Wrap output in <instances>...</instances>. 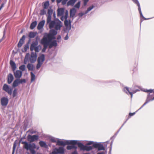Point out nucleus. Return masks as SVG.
Segmentation results:
<instances>
[{
    "instance_id": "nucleus-1",
    "label": "nucleus",
    "mask_w": 154,
    "mask_h": 154,
    "mask_svg": "<svg viewBox=\"0 0 154 154\" xmlns=\"http://www.w3.org/2000/svg\"><path fill=\"white\" fill-rule=\"evenodd\" d=\"M50 29L54 28L56 30H60L62 26V22L58 19H56L54 20L51 21L48 23Z\"/></svg>"
},
{
    "instance_id": "nucleus-2",
    "label": "nucleus",
    "mask_w": 154,
    "mask_h": 154,
    "mask_svg": "<svg viewBox=\"0 0 154 154\" xmlns=\"http://www.w3.org/2000/svg\"><path fill=\"white\" fill-rule=\"evenodd\" d=\"M22 144H24L23 148L27 150H29L30 152L32 154H35V151L34 149L36 148V145L35 143H28L26 141H22L21 142Z\"/></svg>"
},
{
    "instance_id": "nucleus-3",
    "label": "nucleus",
    "mask_w": 154,
    "mask_h": 154,
    "mask_svg": "<svg viewBox=\"0 0 154 154\" xmlns=\"http://www.w3.org/2000/svg\"><path fill=\"white\" fill-rule=\"evenodd\" d=\"M57 34V32L55 30L52 29L50 30V33L46 34L43 37H46L48 39V40L50 42L53 39L55 38L54 36L56 35Z\"/></svg>"
},
{
    "instance_id": "nucleus-4",
    "label": "nucleus",
    "mask_w": 154,
    "mask_h": 154,
    "mask_svg": "<svg viewBox=\"0 0 154 154\" xmlns=\"http://www.w3.org/2000/svg\"><path fill=\"white\" fill-rule=\"evenodd\" d=\"M77 143V140H66L64 142L62 141L58 140L57 142V144L59 146H64L66 145L76 144Z\"/></svg>"
},
{
    "instance_id": "nucleus-5",
    "label": "nucleus",
    "mask_w": 154,
    "mask_h": 154,
    "mask_svg": "<svg viewBox=\"0 0 154 154\" xmlns=\"http://www.w3.org/2000/svg\"><path fill=\"white\" fill-rule=\"evenodd\" d=\"M76 144L78 145V147L80 148L81 150L89 151L92 150L93 147V146H85L81 143H78L77 142Z\"/></svg>"
},
{
    "instance_id": "nucleus-6",
    "label": "nucleus",
    "mask_w": 154,
    "mask_h": 154,
    "mask_svg": "<svg viewBox=\"0 0 154 154\" xmlns=\"http://www.w3.org/2000/svg\"><path fill=\"white\" fill-rule=\"evenodd\" d=\"M41 44L43 45V48L42 50V52H45L46 49L47 47L48 46L49 43L50 42L48 40V39L46 37H43V38L41 40Z\"/></svg>"
},
{
    "instance_id": "nucleus-7",
    "label": "nucleus",
    "mask_w": 154,
    "mask_h": 154,
    "mask_svg": "<svg viewBox=\"0 0 154 154\" xmlns=\"http://www.w3.org/2000/svg\"><path fill=\"white\" fill-rule=\"evenodd\" d=\"M45 55L43 54H42L38 58L37 60L38 63L36 66L37 69L39 68L43 64V62L45 60Z\"/></svg>"
},
{
    "instance_id": "nucleus-8",
    "label": "nucleus",
    "mask_w": 154,
    "mask_h": 154,
    "mask_svg": "<svg viewBox=\"0 0 154 154\" xmlns=\"http://www.w3.org/2000/svg\"><path fill=\"white\" fill-rule=\"evenodd\" d=\"M38 139V136L34 135H28L27 136V139L30 142H32L37 141Z\"/></svg>"
},
{
    "instance_id": "nucleus-9",
    "label": "nucleus",
    "mask_w": 154,
    "mask_h": 154,
    "mask_svg": "<svg viewBox=\"0 0 154 154\" xmlns=\"http://www.w3.org/2000/svg\"><path fill=\"white\" fill-rule=\"evenodd\" d=\"M93 147L97 148L98 150H104L105 148L103 145L100 143H94L93 145Z\"/></svg>"
},
{
    "instance_id": "nucleus-10",
    "label": "nucleus",
    "mask_w": 154,
    "mask_h": 154,
    "mask_svg": "<svg viewBox=\"0 0 154 154\" xmlns=\"http://www.w3.org/2000/svg\"><path fill=\"white\" fill-rule=\"evenodd\" d=\"M3 89L4 91L8 93L9 94L11 95L12 94V89L10 88L7 85L4 84L3 86Z\"/></svg>"
},
{
    "instance_id": "nucleus-11",
    "label": "nucleus",
    "mask_w": 154,
    "mask_h": 154,
    "mask_svg": "<svg viewBox=\"0 0 154 154\" xmlns=\"http://www.w3.org/2000/svg\"><path fill=\"white\" fill-rule=\"evenodd\" d=\"M37 54L36 53L32 52L29 57V60L31 63H34L36 60Z\"/></svg>"
},
{
    "instance_id": "nucleus-12",
    "label": "nucleus",
    "mask_w": 154,
    "mask_h": 154,
    "mask_svg": "<svg viewBox=\"0 0 154 154\" xmlns=\"http://www.w3.org/2000/svg\"><path fill=\"white\" fill-rule=\"evenodd\" d=\"M52 14V11L48 9V15L47 18V23H49L51 20V15Z\"/></svg>"
},
{
    "instance_id": "nucleus-13",
    "label": "nucleus",
    "mask_w": 154,
    "mask_h": 154,
    "mask_svg": "<svg viewBox=\"0 0 154 154\" xmlns=\"http://www.w3.org/2000/svg\"><path fill=\"white\" fill-rule=\"evenodd\" d=\"M1 104L3 106H6L8 103V98L3 97L1 99Z\"/></svg>"
},
{
    "instance_id": "nucleus-14",
    "label": "nucleus",
    "mask_w": 154,
    "mask_h": 154,
    "mask_svg": "<svg viewBox=\"0 0 154 154\" xmlns=\"http://www.w3.org/2000/svg\"><path fill=\"white\" fill-rule=\"evenodd\" d=\"M15 77L16 78H20L22 75V72L19 70H17L14 72Z\"/></svg>"
},
{
    "instance_id": "nucleus-15",
    "label": "nucleus",
    "mask_w": 154,
    "mask_h": 154,
    "mask_svg": "<svg viewBox=\"0 0 154 154\" xmlns=\"http://www.w3.org/2000/svg\"><path fill=\"white\" fill-rule=\"evenodd\" d=\"M124 90L126 92V93L128 94L129 93L131 96V98H132L133 96V94H134L136 92V91H133L132 92H130L128 88L127 87H125L124 88Z\"/></svg>"
},
{
    "instance_id": "nucleus-16",
    "label": "nucleus",
    "mask_w": 154,
    "mask_h": 154,
    "mask_svg": "<svg viewBox=\"0 0 154 154\" xmlns=\"http://www.w3.org/2000/svg\"><path fill=\"white\" fill-rule=\"evenodd\" d=\"M57 45V41L54 40L49 43L48 46L49 48H51L53 46L56 47Z\"/></svg>"
},
{
    "instance_id": "nucleus-17",
    "label": "nucleus",
    "mask_w": 154,
    "mask_h": 154,
    "mask_svg": "<svg viewBox=\"0 0 154 154\" xmlns=\"http://www.w3.org/2000/svg\"><path fill=\"white\" fill-rule=\"evenodd\" d=\"M55 150L57 151V153L63 154L64 152V148L62 147H60L58 149H55Z\"/></svg>"
},
{
    "instance_id": "nucleus-18",
    "label": "nucleus",
    "mask_w": 154,
    "mask_h": 154,
    "mask_svg": "<svg viewBox=\"0 0 154 154\" xmlns=\"http://www.w3.org/2000/svg\"><path fill=\"white\" fill-rule=\"evenodd\" d=\"M45 20H43L41 21L39 23H38V26H37V29L38 30H40L42 29L45 23Z\"/></svg>"
},
{
    "instance_id": "nucleus-19",
    "label": "nucleus",
    "mask_w": 154,
    "mask_h": 154,
    "mask_svg": "<svg viewBox=\"0 0 154 154\" xmlns=\"http://www.w3.org/2000/svg\"><path fill=\"white\" fill-rule=\"evenodd\" d=\"M64 12L63 8H58L57 10V16L58 17L62 16Z\"/></svg>"
},
{
    "instance_id": "nucleus-20",
    "label": "nucleus",
    "mask_w": 154,
    "mask_h": 154,
    "mask_svg": "<svg viewBox=\"0 0 154 154\" xmlns=\"http://www.w3.org/2000/svg\"><path fill=\"white\" fill-rule=\"evenodd\" d=\"M76 12V10L73 8L71 9L70 11V17H73L75 15V14Z\"/></svg>"
},
{
    "instance_id": "nucleus-21",
    "label": "nucleus",
    "mask_w": 154,
    "mask_h": 154,
    "mask_svg": "<svg viewBox=\"0 0 154 154\" xmlns=\"http://www.w3.org/2000/svg\"><path fill=\"white\" fill-rule=\"evenodd\" d=\"M13 80V77L12 75L10 73L8 76V84H10Z\"/></svg>"
},
{
    "instance_id": "nucleus-22",
    "label": "nucleus",
    "mask_w": 154,
    "mask_h": 154,
    "mask_svg": "<svg viewBox=\"0 0 154 154\" xmlns=\"http://www.w3.org/2000/svg\"><path fill=\"white\" fill-rule=\"evenodd\" d=\"M10 64L13 70H15L16 69V66L15 63L12 60H10Z\"/></svg>"
},
{
    "instance_id": "nucleus-23",
    "label": "nucleus",
    "mask_w": 154,
    "mask_h": 154,
    "mask_svg": "<svg viewBox=\"0 0 154 154\" xmlns=\"http://www.w3.org/2000/svg\"><path fill=\"white\" fill-rule=\"evenodd\" d=\"M39 145L41 147H43L45 148H47L48 147V146L46 143L44 141H41L39 142Z\"/></svg>"
},
{
    "instance_id": "nucleus-24",
    "label": "nucleus",
    "mask_w": 154,
    "mask_h": 154,
    "mask_svg": "<svg viewBox=\"0 0 154 154\" xmlns=\"http://www.w3.org/2000/svg\"><path fill=\"white\" fill-rule=\"evenodd\" d=\"M71 21L70 20L68 21L67 20H65L64 21V24L66 27L69 26L71 28Z\"/></svg>"
},
{
    "instance_id": "nucleus-25",
    "label": "nucleus",
    "mask_w": 154,
    "mask_h": 154,
    "mask_svg": "<svg viewBox=\"0 0 154 154\" xmlns=\"http://www.w3.org/2000/svg\"><path fill=\"white\" fill-rule=\"evenodd\" d=\"M49 5V2L47 1L43 3V8L45 9H47Z\"/></svg>"
},
{
    "instance_id": "nucleus-26",
    "label": "nucleus",
    "mask_w": 154,
    "mask_h": 154,
    "mask_svg": "<svg viewBox=\"0 0 154 154\" xmlns=\"http://www.w3.org/2000/svg\"><path fill=\"white\" fill-rule=\"evenodd\" d=\"M37 24V22L36 21L33 22L31 24L30 28L31 29H33Z\"/></svg>"
},
{
    "instance_id": "nucleus-27",
    "label": "nucleus",
    "mask_w": 154,
    "mask_h": 154,
    "mask_svg": "<svg viewBox=\"0 0 154 154\" xmlns=\"http://www.w3.org/2000/svg\"><path fill=\"white\" fill-rule=\"evenodd\" d=\"M72 145H70V146H68L66 147V149L68 150H70L72 149H76L77 148V147L75 146L74 145L75 144H72Z\"/></svg>"
},
{
    "instance_id": "nucleus-28",
    "label": "nucleus",
    "mask_w": 154,
    "mask_h": 154,
    "mask_svg": "<svg viewBox=\"0 0 154 154\" xmlns=\"http://www.w3.org/2000/svg\"><path fill=\"white\" fill-rule=\"evenodd\" d=\"M37 45L35 42H34L32 43L30 46V49L31 51H32L34 49H35L36 45Z\"/></svg>"
},
{
    "instance_id": "nucleus-29",
    "label": "nucleus",
    "mask_w": 154,
    "mask_h": 154,
    "mask_svg": "<svg viewBox=\"0 0 154 154\" xmlns=\"http://www.w3.org/2000/svg\"><path fill=\"white\" fill-rule=\"evenodd\" d=\"M19 84V79H17L15 80L13 82L12 86L13 87H16Z\"/></svg>"
},
{
    "instance_id": "nucleus-30",
    "label": "nucleus",
    "mask_w": 154,
    "mask_h": 154,
    "mask_svg": "<svg viewBox=\"0 0 154 154\" xmlns=\"http://www.w3.org/2000/svg\"><path fill=\"white\" fill-rule=\"evenodd\" d=\"M137 5L138 6V11H139V12L140 16L141 17H143V18H144V17L143 16V14H142V12H141V8H140V4H139V2H137Z\"/></svg>"
},
{
    "instance_id": "nucleus-31",
    "label": "nucleus",
    "mask_w": 154,
    "mask_h": 154,
    "mask_svg": "<svg viewBox=\"0 0 154 154\" xmlns=\"http://www.w3.org/2000/svg\"><path fill=\"white\" fill-rule=\"evenodd\" d=\"M36 35V33L34 32H30L29 34V37L30 38H34Z\"/></svg>"
},
{
    "instance_id": "nucleus-32",
    "label": "nucleus",
    "mask_w": 154,
    "mask_h": 154,
    "mask_svg": "<svg viewBox=\"0 0 154 154\" xmlns=\"http://www.w3.org/2000/svg\"><path fill=\"white\" fill-rule=\"evenodd\" d=\"M27 66L29 70H33V65L30 63H28Z\"/></svg>"
},
{
    "instance_id": "nucleus-33",
    "label": "nucleus",
    "mask_w": 154,
    "mask_h": 154,
    "mask_svg": "<svg viewBox=\"0 0 154 154\" xmlns=\"http://www.w3.org/2000/svg\"><path fill=\"white\" fill-rule=\"evenodd\" d=\"M31 75V82L34 81L35 79V75L32 72H30Z\"/></svg>"
},
{
    "instance_id": "nucleus-34",
    "label": "nucleus",
    "mask_w": 154,
    "mask_h": 154,
    "mask_svg": "<svg viewBox=\"0 0 154 154\" xmlns=\"http://www.w3.org/2000/svg\"><path fill=\"white\" fill-rule=\"evenodd\" d=\"M29 48V46L28 44H26L25 45L24 48V50H22V51L23 52H26L27 50Z\"/></svg>"
},
{
    "instance_id": "nucleus-35",
    "label": "nucleus",
    "mask_w": 154,
    "mask_h": 154,
    "mask_svg": "<svg viewBox=\"0 0 154 154\" xmlns=\"http://www.w3.org/2000/svg\"><path fill=\"white\" fill-rule=\"evenodd\" d=\"M81 4V2L79 1L74 6L75 8H79L80 7Z\"/></svg>"
},
{
    "instance_id": "nucleus-36",
    "label": "nucleus",
    "mask_w": 154,
    "mask_h": 154,
    "mask_svg": "<svg viewBox=\"0 0 154 154\" xmlns=\"http://www.w3.org/2000/svg\"><path fill=\"white\" fill-rule=\"evenodd\" d=\"M25 66L24 65H23L19 67V69L22 71H24L25 70Z\"/></svg>"
},
{
    "instance_id": "nucleus-37",
    "label": "nucleus",
    "mask_w": 154,
    "mask_h": 154,
    "mask_svg": "<svg viewBox=\"0 0 154 154\" xmlns=\"http://www.w3.org/2000/svg\"><path fill=\"white\" fill-rule=\"evenodd\" d=\"M24 42H22L21 40H20L18 42V44L17 46L18 48H20L21 47L23 44Z\"/></svg>"
},
{
    "instance_id": "nucleus-38",
    "label": "nucleus",
    "mask_w": 154,
    "mask_h": 154,
    "mask_svg": "<svg viewBox=\"0 0 154 154\" xmlns=\"http://www.w3.org/2000/svg\"><path fill=\"white\" fill-rule=\"evenodd\" d=\"M17 91L16 89H15L13 92V97H15L17 95Z\"/></svg>"
},
{
    "instance_id": "nucleus-39",
    "label": "nucleus",
    "mask_w": 154,
    "mask_h": 154,
    "mask_svg": "<svg viewBox=\"0 0 154 154\" xmlns=\"http://www.w3.org/2000/svg\"><path fill=\"white\" fill-rule=\"evenodd\" d=\"M46 13V11L44 9H42L40 11V15H44Z\"/></svg>"
},
{
    "instance_id": "nucleus-40",
    "label": "nucleus",
    "mask_w": 154,
    "mask_h": 154,
    "mask_svg": "<svg viewBox=\"0 0 154 154\" xmlns=\"http://www.w3.org/2000/svg\"><path fill=\"white\" fill-rule=\"evenodd\" d=\"M19 81L20 84H22L23 83H25L26 81L25 79H19Z\"/></svg>"
},
{
    "instance_id": "nucleus-41",
    "label": "nucleus",
    "mask_w": 154,
    "mask_h": 154,
    "mask_svg": "<svg viewBox=\"0 0 154 154\" xmlns=\"http://www.w3.org/2000/svg\"><path fill=\"white\" fill-rule=\"evenodd\" d=\"M94 8L93 6H91L90 7H89L87 9V10L86 11V13H87L88 12L90 11L91 10H92Z\"/></svg>"
},
{
    "instance_id": "nucleus-42",
    "label": "nucleus",
    "mask_w": 154,
    "mask_h": 154,
    "mask_svg": "<svg viewBox=\"0 0 154 154\" xmlns=\"http://www.w3.org/2000/svg\"><path fill=\"white\" fill-rule=\"evenodd\" d=\"M16 146V144L15 143H14V144L13 146V152H12V154H13L14 153V151L15 150V148Z\"/></svg>"
},
{
    "instance_id": "nucleus-43",
    "label": "nucleus",
    "mask_w": 154,
    "mask_h": 154,
    "mask_svg": "<svg viewBox=\"0 0 154 154\" xmlns=\"http://www.w3.org/2000/svg\"><path fill=\"white\" fill-rule=\"evenodd\" d=\"M135 114V112L133 113H130L129 114V116L128 117V119L131 116H134Z\"/></svg>"
},
{
    "instance_id": "nucleus-44",
    "label": "nucleus",
    "mask_w": 154,
    "mask_h": 154,
    "mask_svg": "<svg viewBox=\"0 0 154 154\" xmlns=\"http://www.w3.org/2000/svg\"><path fill=\"white\" fill-rule=\"evenodd\" d=\"M25 38V36L24 35L22 36L21 38L20 39V40H21L22 42H24V41Z\"/></svg>"
},
{
    "instance_id": "nucleus-45",
    "label": "nucleus",
    "mask_w": 154,
    "mask_h": 154,
    "mask_svg": "<svg viewBox=\"0 0 154 154\" xmlns=\"http://www.w3.org/2000/svg\"><path fill=\"white\" fill-rule=\"evenodd\" d=\"M35 52H38L39 51V48L38 47H36L34 49Z\"/></svg>"
},
{
    "instance_id": "nucleus-46",
    "label": "nucleus",
    "mask_w": 154,
    "mask_h": 154,
    "mask_svg": "<svg viewBox=\"0 0 154 154\" xmlns=\"http://www.w3.org/2000/svg\"><path fill=\"white\" fill-rule=\"evenodd\" d=\"M84 2V5L85 6L89 0H83Z\"/></svg>"
},
{
    "instance_id": "nucleus-47",
    "label": "nucleus",
    "mask_w": 154,
    "mask_h": 154,
    "mask_svg": "<svg viewBox=\"0 0 154 154\" xmlns=\"http://www.w3.org/2000/svg\"><path fill=\"white\" fill-rule=\"evenodd\" d=\"M57 151L54 149V150H53L51 153H50V154H57Z\"/></svg>"
},
{
    "instance_id": "nucleus-48",
    "label": "nucleus",
    "mask_w": 154,
    "mask_h": 154,
    "mask_svg": "<svg viewBox=\"0 0 154 154\" xmlns=\"http://www.w3.org/2000/svg\"><path fill=\"white\" fill-rule=\"evenodd\" d=\"M68 0H62V4L63 5H64L66 3V2H67V1Z\"/></svg>"
},
{
    "instance_id": "nucleus-49",
    "label": "nucleus",
    "mask_w": 154,
    "mask_h": 154,
    "mask_svg": "<svg viewBox=\"0 0 154 154\" xmlns=\"http://www.w3.org/2000/svg\"><path fill=\"white\" fill-rule=\"evenodd\" d=\"M68 14L67 13H66V14L64 17V18H65V20H67V18L68 17Z\"/></svg>"
},
{
    "instance_id": "nucleus-50",
    "label": "nucleus",
    "mask_w": 154,
    "mask_h": 154,
    "mask_svg": "<svg viewBox=\"0 0 154 154\" xmlns=\"http://www.w3.org/2000/svg\"><path fill=\"white\" fill-rule=\"evenodd\" d=\"M94 143V142H92V141H90L88 143H87V145H91V144H93H93Z\"/></svg>"
},
{
    "instance_id": "nucleus-51",
    "label": "nucleus",
    "mask_w": 154,
    "mask_h": 154,
    "mask_svg": "<svg viewBox=\"0 0 154 154\" xmlns=\"http://www.w3.org/2000/svg\"><path fill=\"white\" fill-rule=\"evenodd\" d=\"M51 142H56V140L54 138H51Z\"/></svg>"
},
{
    "instance_id": "nucleus-52",
    "label": "nucleus",
    "mask_w": 154,
    "mask_h": 154,
    "mask_svg": "<svg viewBox=\"0 0 154 154\" xmlns=\"http://www.w3.org/2000/svg\"><path fill=\"white\" fill-rule=\"evenodd\" d=\"M147 92H149L150 93H152L153 92L154 93V90H147Z\"/></svg>"
},
{
    "instance_id": "nucleus-53",
    "label": "nucleus",
    "mask_w": 154,
    "mask_h": 154,
    "mask_svg": "<svg viewBox=\"0 0 154 154\" xmlns=\"http://www.w3.org/2000/svg\"><path fill=\"white\" fill-rule=\"evenodd\" d=\"M4 3H2L1 5L0 6V11L1 10V9L4 7Z\"/></svg>"
},
{
    "instance_id": "nucleus-54",
    "label": "nucleus",
    "mask_w": 154,
    "mask_h": 154,
    "mask_svg": "<svg viewBox=\"0 0 154 154\" xmlns=\"http://www.w3.org/2000/svg\"><path fill=\"white\" fill-rule=\"evenodd\" d=\"M71 154H78V152L76 150L72 152Z\"/></svg>"
},
{
    "instance_id": "nucleus-55",
    "label": "nucleus",
    "mask_w": 154,
    "mask_h": 154,
    "mask_svg": "<svg viewBox=\"0 0 154 154\" xmlns=\"http://www.w3.org/2000/svg\"><path fill=\"white\" fill-rule=\"evenodd\" d=\"M84 15V14L82 13H80L79 14V17H82Z\"/></svg>"
},
{
    "instance_id": "nucleus-56",
    "label": "nucleus",
    "mask_w": 154,
    "mask_h": 154,
    "mask_svg": "<svg viewBox=\"0 0 154 154\" xmlns=\"http://www.w3.org/2000/svg\"><path fill=\"white\" fill-rule=\"evenodd\" d=\"M65 19V18H64V17H63V16H62L61 18H60V19L62 20V21H63L64 19Z\"/></svg>"
},
{
    "instance_id": "nucleus-57",
    "label": "nucleus",
    "mask_w": 154,
    "mask_h": 154,
    "mask_svg": "<svg viewBox=\"0 0 154 154\" xmlns=\"http://www.w3.org/2000/svg\"><path fill=\"white\" fill-rule=\"evenodd\" d=\"M61 38V36L60 35H58L57 37V39H60Z\"/></svg>"
},
{
    "instance_id": "nucleus-58",
    "label": "nucleus",
    "mask_w": 154,
    "mask_h": 154,
    "mask_svg": "<svg viewBox=\"0 0 154 154\" xmlns=\"http://www.w3.org/2000/svg\"><path fill=\"white\" fill-rule=\"evenodd\" d=\"M68 38V37L67 35H66L65 38V40H67Z\"/></svg>"
},
{
    "instance_id": "nucleus-59",
    "label": "nucleus",
    "mask_w": 154,
    "mask_h": 154,
    "mask_svg": "<svg viewBox=\"0 0 154 154\" xmlns=\"http://www.w3.org/2000/svg\"><path fill=\"white\" fill-rule=\"evenodd\" d=\"M97 154H104V152H98Z\"/></svg>"
},
{
    "instance_id": "nucleus-60",
    "label": "nucleus",
    "mask_w": 154,
    "mask_h": 154,
    "mask_svg": "<svg viewBox=\"0 0 154 154\" xmlns=\"http://www.w3.org/2000/svg\"><path fill=\"white\" fill-rule=\"evenodd\" d=\"M29 55V53H27V54H26V56L25 58H26V57H27V56H28Z\"/></svg>"
},
{
    "instance_id": "nucleus-61",
    "label": "nucleus",
    "mask_w": 154,
    "mask_h": 154,
    "mask_svg": "<svg viewBox=\"0 0 154 154\" xmlns=\"http://www.w3.org/2000/svg\"><path fill=\"white\" fill-rule=\"evenodd\" d=\"M146 102L145 103H144V104L143 105V106H142V107H141H141H143L144 105H145L146 104Z\"/></svg>"
},
{
    "instance_id": "nucleus-62",
    "label": "nucleus",
    "mask_w": 154,
    "mask_h": 154,
    "mask_svg": "<svg viewBox=\"0 0 154 154\" xmlns=\"http://www.w3.org/2000/svg\"><path fill=\"white\" fill-rule=\"evenodd\" d=\"M152 100H154V97L151 99Z\"/></svg>"
},
{
    "instance_id": "nucleus-63",
    "label": "nucleus",
    "mask_w": 154,
    "mask_h": 154,
    "mask_svg": "<svg viewBox=\"0 0 154 154\" xmlns=\"http://www.w3.org/2000/svg\"><path fill=\"white\" fill-rule=\"evenodd\" d=\"M55 0H51V1H52V2H54V1H55Z\"/></svg>"
},
{
    "instance_id": "nucleus-64",
    "label": "nucleus",
    "mask_w": 154,
    "mask_h": 154,
    "mask_svg": "<svg viewBox=\"0 0 154 154\" xmlns=\"http://www.w3.org/2000/svg\"><path fill=\"white\" fill-rule=\"evenodd\" d=\"M84 154H90L89 153H84Z\"/></svg>"
}]
</instances>
